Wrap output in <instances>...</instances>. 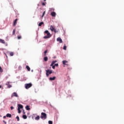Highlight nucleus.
Returning <instances> with one entry per match:
<instances>
[{"label":"nucleus","instance_id":"obj_1","mask_svg":"<svg viewBox=\"0 0 124 124\" xmlns=\"http://www.w3.org/2000/svg\"><path fill=\"white\" fill-rule=\"evenodd\" d=\"M17 106L18 113L20 114V113H21V109H23V105L21 104H18Z\"/></svg>","mask_w":124,"mask_h":124},{"label":"nucleus","instance_id":"obj_2","mask_svg":"<svg viewBox=\"0 0 124 124\" xmlns=\"http://www.w3.org/2000/svg\"><path fill=\"white\" fill-rule=\"evenodd\" d=\"M52 73H53L52 70H46V76H47V77H49V75H50V74H52Z\"/></svg>","mask_w":124,"mask_h":124},{"label":"nucleus","instance_id":"obj_3","mask_svg":"<svg viewBox=\"0 0 124 124\" xmlns=\"http://www.w3.org/2000/svg\"><path fill=\"white\" fill-rule=\"evenodd\" d=\"M41 115H42L41 116V119H45V120L47 119V114H46V113H45L44 112H42Z\"/></svg>","mask_w":124,"mask_h":124},{"label":"nucleus","instance_id":"obj_4","mask_svg":"<svg viewBox=\"0 0 124 124\" xmlns=\"http://www.w3.org/2000/svg\"><path fill=\"white\" fill-rule=\"evenodd\" d=\"M32 86V84L31 83H28L25 85V88L27 89H30V88H31Z\"/></svg>","mask_w":124,"mask_h":124},{"label":"nucleus","instance_id":"obj_5","mask_svg":"<svg viewBox=\"0 0 124 124\" xmlns=\"http://www.w3.org/2000/svg\"><path fill=\"white\" fill-rule=\"evenodd\" d=\"M50 30L51 31H54V32H57V31L56 30V29L55 28V26L51 25L50 27Z\"/></svg>","mask_w":124,"mask_h":124},{"label":"nucleus","instance_id":"obj_6","mask_svg":"<svg viewBox=\"0 0 124 124\" xmlns=\"http://www.w3.org/2000/svg\"><path fill=\"white\" fill-rule=\"evenodd\" d=\"M56 62H57V61H53L52 62L51 64H50V66H52L53 69H55V66L54 65V64L56 63Z\"/></svg>","mask_w":124,"mask_h":124},{"label":"nucleus","instance_id":"obj_7","mask_svg":"<svg viewBox=\"0 0 124 124\" xmlns=\"http://www.w3.org/2000/svg\"><path fill=\"white\" fill-rule=\"evenodd\" d=\"M57 41L59 42V43H62V40L60 37H59L57 39Z\"/></svg>","mask_w":124,"mask_h":124},{"label":"nucleus","instance_id":"obj_8","mask_svg":"<svg viewBox=\"0 0 124 124\" xmlns=\"http://www.w3.org/2000/svg\"><path fill=\"white\" fill-rule=\"evenodd\" d=\"M18 21V19H16L13 23V26L14 27H15V26H16V25H17V21Z\"/></svg>","mask_w":124,"mask_h":124},{"label":"nucleus","instance_id":"obj_9","mask_svg":"<svg viewBox=\"0 0 124 124\" xmlns=\"http://www.w3.org/2000/svg\"><path fill=\"white\" fill-rule=\"evenodd\" d=\"M13 96L18 97V94L16 93V92H14L12 95V97H13Z\"/></svg>","mask_w":124,"mask_h":124},{"label":"nucleus","instance_id":"obj_10","mask_svg":"<svg viewBox=\"0 0 124 124\" xmlns=\"http://www.w3.org/2000/svg\"><path fill=\"white\" fill-rule=\"evenodd\" d=\"M51 15L52 17H56V15H57V14H56V12H52L51 13Z\"/></svg>","mask_w":124,"mask_h":124},{"label":"nucleus","instance_id":"obj_11","mask_svg":"<svg viewBox=\"0 0 124 124\" xmlns=\"http://www.w3.org/2000/svg\"><path fill=\"white\" fill-rule=\"evenodd\" d=\"M0 43H2V44H5V41H4V40L0 39Z\"/></svg>","mask_w":124,"mask_h":124},{"label":"nucleus","instance_id":"obj_12","mask_svg":"<svg viewBox=\"0 0 124 124\" xmlns=\"http://www.w3.org/2000/svg\"><path fill=\"white\" fill-rule=\"evenodd\" d=\"M56 79V77H53V78H49L50 81H54Z\"/></svg>","mask_w":124,"mask_h":124},{"label":"nucleus","instance_id":"obj_13","mask_svg":"<svg viewBox=\"0 0 124 124\" xmlns=\"http://www.w3.org/2000/svg\"><path fill=\"white\" fill-rule=\"evenodd\" d=\"M50 37H51V35H46V36H45L44 37V38L45 39H47V38H50Z\"/></svg>","mask_w":124,"mask_h":124},{"label":"nucleus","instance_id":"obj_14","mask_svg":"<svg viewBox=\"0 0 124 124\" xmlns=\"http://www.w3.org/2000/svg\"><path fill=\"white\" fill-rule=\"evenodd\" d=\"M45 33H46L47 34V35H51L50 34V32H49V31L47 30L45 31Z\"/></svg>","mask_w":124,"mask_h":124},{"label":"nucleus","instance_id":"obj_15","mask_svg":"<svg viewBox=\"0 0 124 124\" xmlns=\"http://www.w3.org/2000/svg\"><path fill=\"white\" fill-rule=\"evenodd\" d=\"M11 114H9V113H8L6 114V117H7V118H11Z\"/></svg>","mask_w":124,"mask_h":124},{"label":"nucleus","instance_id":"obj_16","mask_svg":"<svg viewBox=\"0 0 124 124\" xmlns=\"http://www.w3.org/2000/svg\"><path fill=\"white\" fill-rule=\"evenodd\" d=\"M39 119H40V117H39V116H37L35 118V120H36V121H38Z\"/></svg>","mask_w":124,"mask_h":124},{"label":"nucleus","instance_id":"obj_17","mask_svg":"<svg viewBox=\"0 0 124 124\" xmlns=\"http://www.w3.org/2000/svg\"><path fill=\"white\" fill-rule=\"evenodd\" d=\"M26 68L29 71H31V68L28 65L26 66Z\"/></svg>","mask_w":124,"mask_h":124},{"label":"nucleus","instance_id":"obj_18","mask_svg":"<svg viewBox=\"0 0 124 124\" xmlns=\"http://www.w3.org/2000/svg\"><path fill=\"white\" fill-rule=\"evenodd\" d=\"M44 22H40L39 24V27H41V26H42V25H44Z\"/></svg>","mask_w":124,"mask_h":124},{"label":"nucleus","instance_id":"obj_19","mask_svg":"<svg viewBox=\"0 0 124 124\" xmlns=\"http://www.w3.org/2000/svg\"><path fill=\"white\" fill-rule=\"evenodd\" d=\"M26 110H31V108H30V106H27L26 107Z\"/></svg>","mask_w":124,"mask_h":124},{"label":"nucleus","instance_id":"obj_20","mask_svg":"<svg viewBox=\"0 0 124 124\" xmlns=\"http://www.w3.org/2000/svg\"><path fill=\"white\" fill-rule=\"evenodd\" d=\"M22 118H23V119H24V120H26V119H27L28 117H27V115H23L22 116Z\"/></svg>","mask_w":124,"mask_h":124},{"label":"nucleus","instance_id":"obj_21","mask_svg":"<svg viewBox=\"0 0 124 124\" xmlns=\"http://www.w3.org/2000/svg\"><path fill=\"white\" fill-rule=\"evenodd\" d=\"M44 60L45 62H47V61H48V57H44Z\"/></svg>","mask_w":124,"mask_h":124},{"label":"nucleus","instance_id":"obj_22","mask_svg":"<svg viewBox=\"0 0 124 124\" xmlns=\"http://www.w3.org/2000/svg\"><path fill=\"white\" fill-rule=\"evenodd\" d=\"M66 62H67V61H62V63H63V64H64V65H65V64H66Z\"/></svg>","mask_w":124,"mask_h":124},{"label":"nucleus","instance_id":"obj_23","mask_svg":"<svg viewBox=\"0 0 124 124\" xmlns=\"http://www.w3.org/2000/svg\"><path fill=\"white\" fill-rule=\"evenodd\" d=\"M46 11H44V13H43V15L42 16V18H43L44 17V15H45Z\"/></svg>","mask_w":124,"mask_h":124},{"label":"nucleus","instance_id":"obj_24","mask_svg":"<svg viewBox=\"0 0 124 124\" xmlns=\"http://www.w3.org/2000/svg\"><path fill=\"white\" fill-rule=\"evenodd\" d=\"M16 31V29H14L13 31V35H14V34H15V32Z\"/></svg>","mask_w":124,"mask_h":124},{"label":"nucleus","instance_id":"obj_25","mask_svg":"<svg viewBox=\"0 0 124 124\" xmlns=\"http://www.w3.org/2000/svg\"><path fill=\"white\" fill-rule=\"evenodd\" d=\"M10 55L11 56H14V53H13V52H10Z\"/></svg>","mask_w":124,"mask_h":124},{"label":"nucleus","instance_id":"obj_26","mask_svg":"<svg viewBox=\"0 0 124 124\" xmlns=\"http://www.w3.org/2000/svg\"><path fill=\"white\" fill-rule=\"evenodd\" d=\"M0 72H3V70L1 68V67L0 66Z\"/></svg>","mask_w":124,"mask_h":124},{"label":"nucleus","instance_id":"obj_27","mask_svg":"<svg viewBox=\"0 0 124 124\" xmlns=\"http://www.w3.org/2000/svg\"><path fill=\"white\" fill-rule=\"evenodd\" d=\"M21 38H22V36H21L20 35H18L17 36V39H21Z\"/></svg>","mask_w":124,"mask_h":124},{"label":"nucleus","instance_id":"obj_28","mask_svg":"<svg viewBox=\"0 0 124 124\" xmlns=\"http://www.w3.org/2000/svg\"><path fill=\"white\" fill-rule=\"evenodd\" d=\"M47 52H48V50H46L44 52V54H45L44 56H46V54H47Z\"/></svg>","mask_w":124,"mask_h":124},{"label":"nucleus","instance_id":"obj_29","mask_svg":"<svg viewBox=\"0 0 124 124\" xmlns=\"http://www.w3.org/2000/svg\"><path fill=\"white\" fill-rule=\"evenodd\" d=\"M16 119L17 120V122L20 121V118H19V116H16Z\"/></svg>","mask_w":124,"mask_h":124},{"label":"nucleus","instance_id":"obj_30","mask_svg":"<svg viewBox=\"0 0 124 124\" xmlns=\"http://www.w3.org/2000/svg\"><path fill=\"white\" fill-rule=\"evenodd\" d=\"M48 124H53V121H48Z\"/></svg>","mask_w":124,"mask_h":124},{"label":"nucleus","instance_id":"obj_31","mask_svg":"<svg viewBox=\"0 0 124 124\" xmlns=\"http://www.w3.org/2000/svg\"><path fill=\"white\" fill-rule=\"evenodd\" d=\"M12 87V86H11V85H9L8 86V88L10 89V88H11Z\"/></svg>","mask_w":124,"mask_h":124},{"label":"nucleus","instance_id":"obj_32","mask_svg":"<svg viewBox=\"0 0 124 124\" xmlns=\"http://www.w3.org/2000/svg\"><path fill=\"white\" fill-rule=\"evenodd\" d=\"M63 50H66V46H63Z\"/></svg>","mask_w":124,"mask_h":124},{"label":"nucleus","instance_id":"obj_33","mask_svg":"<svg viewBox=\"0 0 124 124\" xmlns=\"http://www.w3.org/2000/svg\"><path fill=\"white\" fill-rule=\"evenodd\" d=\"M54 65H55V66H59V64L56 63V64H55Z\"/></svg>","mask_w":124,"mask_h":124},{"label":"nucleus","instance_id":"obj_34","mask_svg":"<svg viewBox=\"0 0 124 124\" xmlns=\"http://www.w3.org/2000/svg\"><path fill=\"white\" fill-rule=\"evenodd\" d=\"M14 109V107H11V109L13 110Z\"/></svg>","mask_w":124,"mask_h":124},{"label":"nucleus","instance_id":"obj_35","mask_svg":"<svg viewBox=\"0 0 124 124\" xmlns=\"http://www.w3.org/2000/svg\"><path fill=\"white\" fill-rule=\"evenodd\" d=\"M42 5L44 6V5H45V3L44 2L42 3Z\"/></svg>","mask_w":124,"mask_h":124},{"label":"nucleus","instance_id":"obj_36","mask_svg":"<svg viewBox=\"0 0 124 124\" xmlns=\"http://www.w3.org/2000/svg\"><path fill=\"white\" fill-rule=\"evenodd\" d=\"M3 122L5 124H6V122L4 120Z\"/></svg>","mask_w":124,"mask_h":124},{"label":"nucleus","instance_id":"obj_37","mask_svg":"<svg viewBox=\"0 0 124 124\" xmlns=\"http://www.w3.org/2000/svg\"><path fill=\"white\" fill-rule=\"evenodd\" d=\"M23 114H26V112H25V110L23 111Z\"/></svg>","mask_w":124,"mask_h":124},{"label":"nucleus","instance_id":"obj_38","mask_svg":"<svg viewBox=\"0 0 124 124\" xmlns=\"http://www.w3.org/2000/svg\"><path fill=\"white\" fill-rule=\"evenodd\" d=\"M5 118H6V116H3V118H4V119H5Z\"/></svg>","mask_w":124,"mask_h":124},{"label":"nucleus","instance_id":"obj_39","mask_svg":"<svg viewBox=\"0 0 124 124\" xmlns=\"http://www.w3.org/2000/svg\"><path fill=\"white\" fill-rule=\"evenodd\" d=\"M0 89H1V85H0Z\"/></svg>","mask_w":124,"mask_h":124},{"label":"nucleus","instance_id":"obj_40","mask_svg":"<svg viewBox=\"0 0 124 124\" xmlns=\"http://www.w3.org/2000/svg\"><path fill=\"white\" fill-rule=\"evenodd\" d=\"M6 85H8V84H6Z\"/></svg>","mask_w":124,"mask_h":124},{"label":"nucleus","instance_id":"obj_41","mask_svg":"<svg viewBox=\"0 0 124 124\" xmlns=\"http://www.w3.org/2000/svg\"><path fill=\"white\" fill-rule=\"evenodd\" d=\"M45 0V1H46V0Z\"/></svg>","mask_w":124,"mask_h":124}]
</instances>
